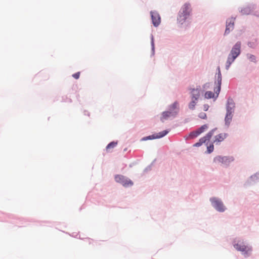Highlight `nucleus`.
<instances>
[{"mask_svg": "<svg viewBox=\"0 0 259 259\" xmlns=\"http://www.w3.org/2000/svg\"><path fill=\"white\" fill-rule=\"evenodd\" d=\"M212 206L218 211L223 212L225 211V207L223 202L217 198H211L210 199Z\"/></svg>", "mask_w": 259, "mask_h": 259, "instance_id": "4", "label": "nucleus"}, {"mask_svg": "<svg viewBox=\"0 0 259 259\" xmlns=\"http://www.w3.org/2000/svg\"><path fill=\"white\" fill-rule=\"evenodd\" d=\"M176 114L177 111L172 112L169 110V111L163 112L162 114L161 120L163 122L164 120L167 119L170 116H175Z\"/></svg>", "mask_w": 259, "mask_h": 259, "instance_id": "13", "label": "nucleus"}, {"mask_svg": "<svg viewBox=\"0 0 259 259\" xmlns=\"http://www.w3.org/2000/svg\"><path fill=\"white\" fill-rule=\"evenodd\" d=\"M235 19L231 18L227 20L226 22V28L225 30V34H228L230 30H232L234 28Z\"/></svg>", "mask_w": 259, "mask_h": 259, "instance_id": "11", "label": "nucleus"}, {"mask_svg": "<svg viewBox=\"0 0 259 259\" xmlns=\"http://www.w3.org/2000/svg\"><path fill=\"white\" fill-rule=\"evenodd\" d=\"M248 46L250 47H253L254 46L253 45L251 44L250 42L248 43Z\"/></svg>", "mask_w": 259, "mask_h": 259, "instance_id": "26", "label": "nucleus"}, {"mask_svg": "<svg viewBox=\"0 0 259 259\" xmlns=\"http://www.w3.org/2000/svg\"><path fill=\"white\" fill-rule=\"evenodd\" d=\"M168 133V131L165 130V131H163L158 133V134L156 136H154V135L150 136H148V137L143 138V140H148V139H149V140L153 139L155 138H162V137H164V136H165Z\"/></svg>", "mask_w": 259, "mask_h": 259, "instance_id": "14", "label": "nucleus"}, {"mask_svg": "<svg viewBox=\"0 0 259 259\" xmlns=\"http://www.w3.org/2000/svg\"><path fill=\"white\" fill-rule=\"evenodd\" d=\"M241 42L238 41L234 46L232 49L230 54L228 57V60L226 63V68L228 69L231 64L234 62L235 59L240 54Z\"/></svg>", "mask_w": 259, "mask_h": 259, "instance_id": "1", "label": "nucleus"}, {"mask_svg": "<svg viewBox=\"0 0 259 259\" xmlns=\"http://www.w3.org/2000/svg\"><path fill=\"white\" fill-rule=\"evenodd\" d=\"M215 129L212 130L205 136L201 138L199 142L194 144L195 146L199 147L201 146L203 143H205L207 141H209L213 135Z\"/></svg>", "mask_w": 259, "mask_h": 259, "instance_id": "8", "label": "nucleus"}, {"mask_svg": "<svg viewBox=\"0 0 259 259\" xmlns=\"http://www.w3.org/2000/svg\"><path fill=\"white\" fill-rule=\"evenodd\" d=\"M116 182L121 184L124 187H128L132 186L133 183L129 179L125 178L121 175H116L115 177Z\"/></svg>", "mask_w": 259, "mask_h": 259, "instance_id": "6", "label": "nucleus"}, {"mask_svg": "<svg viewBox=\"0 0 259 259\" xmlns=\"http://www.w3.org/2000/svg\"><path fill=\"white\" fill-rule=\"evenodd\" d=\"M227 136V135L226 133H221L217 135L214 137V140L213 141V143L217 144L218 143L222 142L223 141H224L225 139L226 138Z\"/></svg>", "mask_w": 259, "mask_h": 259, "instance_id": "15", "label": "nucleus"}, {"mask_svg": "<svg viewBox=\"0 0 259 259\" xmlns=\"http://www.w3.org/2000/svg\"><path fill=\"white\" fill-rule=\"evenodd\" d=\"M199 117L201 119H205L206 118V114L204 112H202L199 114Z\"/></svg>", "mask_w": 259, "mask_h": 259, "instance_id": "23", "label": "nucleus"}, {"mask_svg": "<svg viewBox=\"0 0 259 259\" xmlns=\"http://www.w3.org/2000/svg\"><path fill=\"white\" fill-rule=\"evenodd\" d=\"M209 106L207 104L203 106V109L204 111H207L208 109Z\"/></svg>", "mask_w": 259, "mask_h": 259, "instance_id": "25", "label": "nucleus"}, {"mask_svg": "<svg viewBox=\"0 0 259 259\" xmlns=\"http://www.w3.org/2000/svg\"><path fill=\"white\" fill-rule=\"evenodd\" d=\"M207 149L208 153H210L213 150V149H214L213 145V144H210L209 146L207 147Z\"/></svg>", "mask_w": 259, "mask_h": 259, "instance_id": "21", "label": "nucleus"}, {"mask_svg": "<svg viewBox=\"0 0 259 259\" xmlns=\"http://www.w3.org/2000/svg\"><path fill=\"white\" fill-rule=\"evenodd\" d=\"M204 97L206 99H210L215 97V95L211 91H207L205 93Z\"/></svg>", "mask_w": 259, "mask_h": 259, "instance_id": "18", "label": "nucleus"}, {"mask_svg": "<svg viewBox=\"0 0 259 259\" xmlns=\"http://www.w3.org/2000/svg\"><path fill=\"white\" fill-rule=\"evenodd\" d=\"M150 14L153 25L157 27L161 22V18L159 14L156 11H151Z\"/></svg>", "mask_w": 259, "mask_h": 259, "instance_id": "9", "label": "nucleus"}, {"mask_svg": "<svg viewBox=\"0 0 259 259\" xmlns=\"http://www.w3.org/2000/svg\"><path fill=\"white\" fill-rule=\"evenodd\" d=\"M117 144L116 142H112L110 143L106 147V150L109 151L111 149L114 148Z\"/></svg>", "mask_w": 259, "mask_h": 259, "instance_id": "19", "label": "nucleus"}, {"mask_svg": "<svg viewBox=\"0 0 259 259\" xmlns=\"http://www.w3.org/2000/svg\"><path fill=\"white\" fill-rule=\"evenodd\" d=\"M248 59L252 62H255L256 61V58L253 55H248Z\"/></svg>", "mask_w": 259, "mask_h": 259, "instance_id": "22", "label": "nucleus"}, {"mask_svg": "<svg viewBox=\"0 0 259 259\" xmlns=\"http://www.w3.org/2000/svg\"><path fill=\"white\" fill-rule=\"evenodd\" d=\"M190 93L191 99L198 100L200 96V89L198 88L192 89L191 90Z\"/></svg>", "mask_w": 259, "mask_h": 259, "instance_id": "12", "label": "nucleus"}, {"mask_svg": "<svg viewBox=\"0 0 259 259\" xmlns=\"http://www.w3.org/2000/svg\"><path fill=\"white\" fill-rule=\"evenodd\" d=\"M234 159L232 157L221 156H218L214 158V162L215 163H221L224 164H228L230 162L233 161Z\"/></svg>", "mask_w": 259, "mask_h": 259, "instance_id": "7", "label": "nucleus"}, {"mask_svg": "<svg viewBox=\"0 0 259 259\" xmlns=\"http://www.w3.org/2000/svg\"><path fill=\"white\" fill-rule=\"evenodd\" d=\"M235 107V104L232 99L229 98L227 105V113L225 117V123L227 125H229L232 117L233 113Z\"/></svg>", "mask_w": 259, "mask_h": 259, "instance_id": "3", "label": "nucleus"}, {"mask_svg": "<svg viewBox=\"0 0 259 259\" xmlns=\"http://www.w3.org/2000/svg\"><path fill=\"white\" fill-rule=\"evenodd\" d=\"M197 101V100H195V99H191V101L189 104V108L190 109L193 110L194 109Z\"/></svg>", "mask_w": 259, "mask_h": 259, "instance_id": "20", "label": "nucleus"}, {"mask_svg": "<svg viewBox=\"0 0 259 259\" xmlns=\"http://www.w3.org/2000/svg\"><path fill=\"white\" fill-rule=\"evenodd\" d=\"M179 103L177 102L174 103L169 108L170 111L175 112L177 111V113L178 111Z\"/></svg>", "mask_w": 259, "mask_h": 259, "instance_id": "17", "label": "nucleus"}, {"mask_svg": "<svg viewBox=\"0 0 259 259\" xmlns=\"http://www.w3.org/2000/svg\"><path fill=\"white\" fill-rule=\"evenodd\" d=\"M207 128H208L207 125L206 124H204V125H202L200 128L197 129L196 131L191 132L189 134V137L191 139L196 138L197 136H198L200 134L203 133Z\"/></svg>", "mask_w": 259, "mask_h": 259, "instance_id": "10", "label": "nucleus"}, {"mask_svg": "<svg viewBox=\"0 0 259 259\" xmlns=\"http://www.w3.org/2000/svg\"><path fill=\"white\" fill-rule=\"evenodd\" d=\"M72 76L75 78V79H78L79 76H80V72H76L74 74H73L72 75Z\"/></svg>", "mask_w": 259, "mask_h": 259, "instance_id": "24", "label": "nucleus"}, {"mask_svg": "<svg viewBox=\"0 0 259 259\" xmlns=\"http://www.w3.org/2000/svg\"><path fill=\"white\" fill-rule=\"evenodd\" d=\"M234 246L237 250L244 252L246 254H249L252 250L250 247L245 245L243 242H239L234 244Z\"/></svg>", "mask_w": 259, "mask_h": 259, "instance_id": "5", "label": "nucleus"}, {"mask_svg": "<svg viewBox=\"0 0 259 259\" xmlns=\"http://www.w3.org/2000/svg\"><path fill=\"white\" fill-rule=\"evenodd\" d=\"M191 6L189 4H185L180 10L178 17V22L183 24L190 15L191 12Z\"/></svg>", "mask_w": 259, "mask_h": 259, "instance_id": "2", "label": "nucleus"}, {"mask_svg": "<svg viewBox=\"0 0 259 259\" xmlns=\"http://www.w3.org/2000/svg\"><path fill=\"white\" fill-rule=\"evenodd\" d=\"M221 80H222L221 74L220 71H219V74H218V87L216 90H214V92L216 94L215 98L218 96V95H219L220 90H221Z\"/></svg>", "mask_w": 259, "mask_h": 259, "instance_id": "16", "label": "nucleus"}]
</instances>
